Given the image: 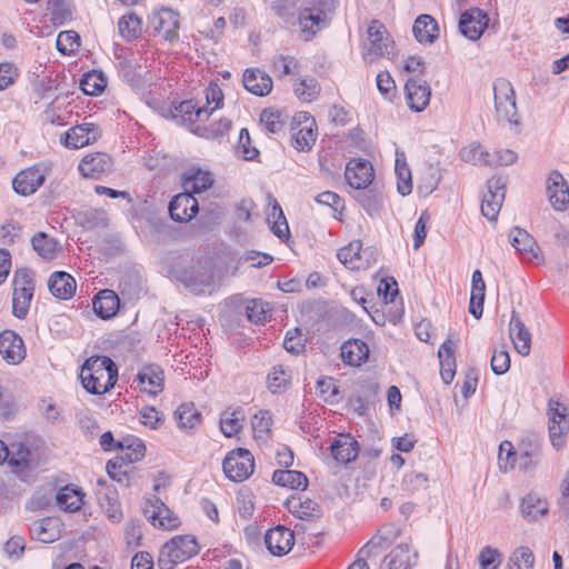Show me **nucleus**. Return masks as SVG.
I'll list each match as a JSON object with an SVG mask.
<instances>
[{
  "label": "nucleus",
  "mask_w": 569,
  "mask_h": 569,
  "mask_svg": "<svg viewBox=\"0 0 569 569\" xmlns=\"http://www.w3.org/2000/svg\"><path fill=\"white\" fill-rule=\"evenodd\" d=\"M488 16L479 8H471L460 16L459 30L468 39L478 40L488 26Z\"/></svg>",
  "instance_id": "obj_16"
},
{
  "label": "nucleus",
  "mask_w": 569,
  "mask_h": 569,
  "mask_svg": "<svg viewBox=\"0 0 569 569\" xmlns=\"http://www.w3.org/2000/svg\"><path fill=\"white\" fill-rule=\"evenodd\" d=\"M395 42L388 34L385 26L372 20L367 30V41L363 44V59L373 62L378 58H393Z\"/></svg>",
  "instance_id": "obj_3"
},
{
  "label": "nucleus",
  "mask_w": 569,
  "mask_h": 569,
  "mask_svg": "<svg viewBox=\"0 0 569 569\" xmlns=\"http://www.w3.org/2000/svg\"><path fill=\"white\" fill-rule=\"evenodd\" d=\"M174 418L181 429H192L201 421V413L192 403H182L174 412Z\"/></svg>",
  "instance_id": "obj_46"
},
{
  "label": "nucleus",
  "mask_w": 569,
  "mask_h": 569,
  "mask_svg": "<svg viewBox=\"0 0 569 569\" xmlns=\"http://www.w3.org/2000/svg\"><path fill=\"white\" fill-rule=\"evenodd\" d=\"M413 34L418 42L431 44L439 37V27L430 14H420L412 27Z\"/></svg>",
  "instance_id": "obj_32"
},
{
  "label": "nucleus",
  "mask_w": 569,
  "mask_h": 569,
  "mask_svg": "<svg viewBox=\"0 0 569 569\" xmlns=\"http://www.w3.org/2000/svg\"><path fill=\"white\" fill-rule=\"evenodd\" d=\"M168 209L172 220L188 222L198 213L199 204L192 193L186 191L174 196L169 202Z\"/></svg>",
  "instance_id": "obj_18"
},
{
  "label": "nucleus",
  "mask_w": 569,
  "mask_h": 569,
  "mask_svg": "<svg viewBox=\"0 0 569 569\" xmlns=\"http://www.w3.org/2000/svg\"><path fill=\"white\" fill-rule=\"evenodd\" d=\"M270 308L268 303L260 299H252L246 306V316L248 320L256 325H262L267 320Z\"/></svg>",
  "instance_id": "obj_52"
},
{
  "label": "nucleus",
  "mask_w": 569,
  "mask_h": 569,
  "mask_svg": "<svg viewBox=\"0 0 569 569\" xmlns=\"http://www.w3.org/2000/svg\"><path fill=\"white\" fill-rule=\"evenodd\" d=\"M172 113L174 118L179 117L183 122L190 123L207 119L210 114L208 108L198 107L193 100H184L173 104Z\"/></svg>",
  "instance_id": "obj_36"
},
{
  "label": "nucleus",
  "mask_w": 569,
  "mask_h": 569,
  "mask_svg": "<svg viewBox=\"0 0 569 569\" xmlns=\"http://www.w3.org/2000/svg\"><path fill=\"white\" fill-rule=\"evenodd\" d=\"M509 239L512 247L522 254L525 259H537L539 257V246L535 238L525 229L515 227Z\"/></svg>",
  "instance_id": "obj_26"
},
{
  "label": "nucleus",
  "mask_w": 569,
  "mask_h": 569,
  "mask_svg": "<svg viewBox=\"0 0 569 569\" xmlns=\"http://www.w3.org/2000/svg\"><path fill=\"white\" fill-rule=\"evenodd\" d=\"M57 49L63 54H71L80 47V37L73 30L61 31L56 41Z\"/></svg>",
  "instance_id": "obj_54"
},
{
  "label": "nucleus",
  "mask_w": 569,
  "mask_h": 569,
  "mask_svg": "<svg viewBox=\"0 0 569 569\" xmlns=\"http://www.w3.org/2000/svg\"><path fill=\"white\" fill-rule=\"evenodd\" d=\"M0 355L10 365H18L24 359L26 347L16 331L7 329L0 332Z\"/></svg>",
  "instance_id": "obj_17"
},
{
  "label": "nucleus",
  "mask_w": 569,
  "mask_h": 569,
  "mask_svg": "<svg viewBox=\"0 0 569 569\" xmlns=\"http://www.w3.org/2000/svg\"><path fill=\"white\" fill-rule=\"evenodd\" d=\"M150 23L158 36L164 40L173 42L179 38V14L169 8H161L152 13Z\"/></svg>",
  "instance_id": "obj_10"
},
{
  "label": "nucleus",
  "mask_w": 569,
  "mask_h": 569,
  "mask_svg": "<svg viewBox=\"0 0 569 569\" xmlns=\"http://www.w3.org/2000/svg\"><path fill=\"white\" fill-rule=\"evenodd\" d=\"M509 336L515 346V349L519 355L528 356L530 353L531 333L526 328L525 323L521 321L516 311H512L511 315Z\"/></svg>",
  "instance_id": "obj_25"
},
{
  "label": "nucleus",
  "mask_w": 569,
  "mask_h": 569,
  "mask_svg": "<svg viewBox=\"0 0 569 569\" xmlns=\"http://www.w3.org/2000/svg\"><path fill=\"white\" fill-rule=\"evenodd\" d=\"M406 96L410 109L420 112L429 104L431 89L427 81L412 77L406 82Z\"/></svg>",
  "instance_id": "obj_20"
},
{
  "label": "nucleus",
  "mask_w": 569,
  "mask_h": 569,
  "mask_svg": "<svg viewBox=\"0 0 569 569\" xmlns=\"http://www.w3.org/2000/svg\"><path fill=\"white\" fill-rule=\"evenodd\" d=\"M222 469L228 479L241 482L248 479L254 469V459L251 452L243 448L230 451L222 462Z\"/></svg>",
  "instance_id": "obj_6"
},
{
  "label": "nucleus",
  "mask_w": 569,
  "mask_h": 569,
  "mask_svg": "<svg viewBox=\"0 0 569 569\" xmlns=\"http://www.w3.org/2000/svg\"><path fill=\"white\" fill-rule=\"evenodd\" d=\"M112 159L103 152L87 154L79 163V171L86 178L99 179L104 173L110 172Z\"/></svg>",
  "instance_id": "obj_21"
},
{
  "label": "nucleus",
  "mask_w": 569,
  "mask_h": 569,
  "mask_svg": "<svg viewBox=\"0 0 569 569\" xmlns=\"http://www.w3.org/2000/svg\"><path fill=\"white\" fill-rule=\"evenodd\" d=\"M79 226L87 230L106 228L109 223L108 213L103 209H87L79 211L76 216Z\"/></svg>",
  "instance_id": "obj_39"
},
{
  "label": "nucleus",
  "mask_w": 569,
  "mask_h": 569,
  "mask_svg": "<svg viewBox=\"0 0 569 569\" xmlns=\"http://www.w3.org/2000/svg\"><path fill=\"white\" fill-rule=\"evenodd\" d=\"M509 562L512 565L510 569H532L535 557L528 547H520L513 551Z\"/></svg>",
  "instance_id": "obj_57"
},
{
  "label": "nucleus",
  "mask_w": 569,
  "mask_h": 569,
  "mask_svg": "<svg viewBox=\"0 0 569 569\" xmlns=\"http://www.w3.org/2000/svg\"><path fill=\"white\" fill-rule=\"evenodd\" d=\"M327 22V17L312 7H306L299 13V26L306 40L311 39L319 30L325 28Z\"/></svg>",
  "instance_id": "obj_29"
},
{
  "label": "nucleus",
  "mask_w": 569,
  "mask_h": 569,
  "mask_svg": "<svg viewBox=\"0 0 569 569\" xmlns=\"http://www.w3.org/2000/svg\"><path fill=\"white\" fill-rule=\"evenodd\" d=\"M18 76V68L12 62L0 63V91L12 86Z\"/></svg>",
  "instance_id": "obj_63"
},
{
  "label": "nucleus",
  "mask_w": 569,
  "mask_h": 569,
  "mask_svg": "<svg viewBox=\"0 0 569 569\" xmlns=\"http://www.w3.org/2000/svg\"><path fill=\"white\" fill-rule=\"evenodd\" d=\"M48 288L57 299L68 300L76 293L77 283L68 272L54 271L48 280Z\"/></svg>",
  "instance_id": "obj_27"
},
{
  "label": "nucleus",
  "mask_w": 569,
  "mask_h": 569,
  "mask_svg": "<svg viewBox=\"0 0 569 569\" xmlns=\"http://www.w3.org/2000/svg\"><path fill=\"white\" fill-rule=\"evenodd\" d=\"M231 128V121L229 119H220L217 122H212L208 126H197L194 132L207 139H214L226 134Z\"/></svg>",
  "instance_id": "obj_53"
},
{
  "label": "nucleus",
  "mask_w": 569,
  "mask_h": 569,
  "mask_svg": "<svg viewBox=\"0 0 569 569\" xmlns=\"http://www.w3.org/2000/svg\"><path fill=\"white\" fill-rule=\"evenodd\" d=\"M242 82L250 93L259 97L269 94L273 83L271 77L260 69H247Z\"/></svg>",
  "instance_id": "obj_28"
},
{
  "label": "nucleus",
  "mask_w": 569,
  "mask_h": 569,
  "mask_svg": "<svg viewBox=\"0 0 569 569\" xmlns=\"http://www.w3.org/2000/svg\"><path fill=\"white\" fill-rule=\"evenodd\" d=\"M199 552V545L192 536H176L160 549L157 565L159 569H173Z\"/></svg>",
  "instance_id": "obj_2"
},
{
  "label": "nucleus",
  "mask_w": 569,
  "mask_h": 569,
  "mask_svg": "<svg viewBox=\"0 0 569 569\" xmlns=\"http://www.w3.org/2000/svg\"><path fill=\"white\" fill-rule=\"evenodd\" d=\"M518 453L515 451L510 441H502L499 446L498 463L502 472H507L515 468Z\"/></svg>",
  "instance_id": "obj_55"
},
{
  "label": "nucleus",
  "mask_w": 569,
  "mask_h": 569,
  "mask_svg": "<svg viewBox=\"0 0 569 569\" xmlns=\"http://www.w3.org/2000/svg\"><path fill=\"white\" fill-rule=\"evenodd\" d=\"M100 137V130L94 123H82L70 128L61 136L60 141L69 149L82 148Z\"/></svg>",
  "instance_id": "obj_15"
},
{
  "label": "nucleus",
  "mask_w": 569,
  "mask_h": 569,
  "mask_svg": "<svg viewBox=\"0 0 569 569\" xmlns=\"http://www.w3.org/2000/svg\"><path fill=\"white\" fill-rule=\"evenodd\" d=\"M272 482L296 490H305L308 487L307 476L297 470H276L272 475Z\"/></svg>",
  "instance_id": "obj_38"
},
{
  "label": "nucleus",
  "mask_w": 569,
  "mask_h": 569,
  "mask_svg": "<svg viewBox=\"0 0 569 569\" xmlns=\"http://www.w3.org/2000/svg\"><path fill=\"white\" fill-rule=\"evenodd\" d=\"M118 29L126 41H133L141 36V19L134 12L124 14L118 21Z\"/></svg>",
  "instance_id": "obj_41"
},
{
  "label": "nucleus",
  "mask_w": 569,
  "mask_h": 569,
  "mask_svg": "<svg viewBox=\"0 0 569 569\" xmlns=\"http://www.w3.org/2000/svg\"><path fill=\"white\" fill-rule=\"evenodd\" d=\"M260 122L271 133L279 132L282 130L284 124V122L281 120V112L272 108H267L261 111Z\"/></svg>",
  "instance_id": "obj_58"
},
{
  "label": "nucleus",
  "mask_w": 569,
  "mask_h": 569,
  "mask_svg": "<svg viewBox=\"0 0 569 569\" xmlns=\"http://www.w3.org/2000/svg\"><path fill=\"white\" fill-rule=\"evenodd\" d=\"M486 297V283L480 270H475L471 279L469 312L477 319L482 316Z\"/></svg>",
  "instance_id": "obj_35"
},
{
  "label": "nucleus",
  "mask_w": 569,
  "mask_h": 569,
  "mask_svg": "<svg viewBox=\"0 0 569 569\" xmlns=\"http://www.w3.org/2000/svg\"><path fill=\"white\" fill-rule=\"evenodd\" d=\"M143 512L154 527L172 530L180 525L179 518L158 497L147 501Z\"/></svg>",
  "instance_id": "obj_11"
},
{
  "label": "nucleus",
  "mask_w": 569,
  "mask_h": 569,
  "mask_svg": "<svg viewBox=\"0 0 569 569\" xmlns=\"http://www.w3.org/2000/svg\"><path fill=\"white\" fill-rule=\"evenodd\" d=\"M117 446L121 449V452L126 455L127 461H131L132 463L141 460L146 453L144 443L133 437H127L121 440H118Z\"/></svg>",
  "instance_id": "obj_47"
},
{
  "label": "nucleus",
  "mask_w": 569,
  "mask_h": 569,
  "mask_svg": "<svg viewBox=\"0 0 569 569\" xmlns=\"http://www.w3.org/2000/svg\"><path fill=\"white\" fill-rule=\"evenodd\" d=\"M12 313L18 319H24L28 315L33 297V273L28 268L19 269L13 277Z\"/></svg>",
  "instance_id": "obj_5"
},
{
  "label": "nucleus",
  "mask_w": 569,
  "mask_h": 569,
  "mask_svg": "<svg viewBox=\"0 0 569 569\" xmlns=\"http://www.w3.org/2000/svg\"><path fill=\"white\" fill-rule=\"evenodd\" d=\"M80 379L91 395H103L113 388L118 380V367L107 356H93L81 367Z\"/></svg>",
  "instance_id": "obj_1"
},
{
  "label": "nucleus",
  "mask_w": 569,
  "mask_h": 569,
  "mask_svg": "<svg viewBox=\"0 0 569 569\" xmlns=\"http://www.w3.org/2000/svg\"><path fill=\"white\" fill-rule=\"evenodd\" d=\"M131 463V461H127L126 455L121 452L107 462L106 469L112 480L128 485V472Z\"/></svg>",
  "instance_id": "obj_42"
},
{
  "label": "nucleus",
  "mask_w": 569,
  "mask_h": 569,
  "mask_svg": "<svg viewBox=\"0 0 569 569\" xmlns=\"http://www.w3.org/2000/svg\"><path fill=\"white\" fill-rule=\"evenodd\" d=\"M369 357L368 345L360 339H351L341 346V358L349 366H360Z\"/></svg>",
  "instance_id": "obj_33"
},
{
  "label": "nucleus",
  "mask_w": 569,
  "mask_h": 569,
  "mask_svg": "<svg viewBox=\"0 0 569 569\" xmlns=\"http://www.w3.org/2000/svg\"><path fill=\"white\" fill-rule=\"evenodd\" d=\"M83 496L84 493L81 491V489L66 486L58 491L56 501L61 510L67 512H76L80 510L81 506L83 505Z\"/></svg>",
  "instance_id": "obj_37"
},
{
  "label": "nucleus",
  "mask_w": 569,
  "mask_h": 569,
  "mask_svg": "<svg viewBox=\"0 0 569 569\" xmlns=\"http://www.w3.org/2000/svg\"><path fill=\"white\" fill-rule=\"evenodd\" d=\"M345 178L351 188L366 189L375 178L372 163L362 158L351 159L346 166Z\"/></svg>",
  "instance_id": "obj_9"
},
{
  "label": "nucleus",
  "mask_w": 569,
  "mask_h": 569,
  "mask_svg": "<svg viewBox=\"0 0 569 569\" xmlns=\"http://www.w3.org/2000/svg\"><path fill=\"white\" fill-rule=\"evenodd\" d=\"M32 247L43 259L51 260L56 257L58 242L44 232H38L32 238Z\"/></svg>",
  "instance_id": "obj_48"
},
{
  "label": "nucleus",
  "mask_w": 569,
  "mask_h": 569,
  "mask_svg": "<svg viewBox=\"0 0 569 569\" xmlns=\"http://www.w3.org/2000/svg\"><path fill=\"white\" fill-rule=\"evenodd\" d=\"M495 109L498 120H506L511 124H519L513 87L506 78H498L492 83Z\"/></svg>",
  "instance_id": "obj_4"
},
{
  "label": "nucleus",
  "mask_w": 569,
  "mask_h": 569,
  "mask_svg": "<svg viewBox=\"0 0 569 569\" xmlns=\"http://www.w3.org/2000/svg\"><path fill=\"white\" fill-rule=\"evenodd\" d=\"M212 183L213 179L211 173L199 168L189 169L182 177V186L184 190L191 193H200L209 189Z\"/></svg>",
  "instance_id": "obj_34"
},
{
  "label": "nucleus",
  "mask_w": 569,
  "mask_h": 569,
  "mask_svg": "<svg viewBox=\"0 0 569 569\" xmlns=\"http://www.w3.org/2000/svg\"><path fill=\"white\" fill-rule=\"evenodd\" d=\"M417 558V551L411 555L410 546L401 543L383 558L381 569H410L416 563Z\"/></svg>",
  "instance_id": "obj_24"
},
{
  "label": "nucleus",
  "mask_w": 569,
  "mask_h": 569,
  "mask_svg": "<svg viewBox=\"0 0 569 569\" xmlns=\"http://www.w3.org/2000/svg\"><path fill=\"white\" fill-rule=\"evenodd\" d=\"M133 383L141 392L158 396L163 390L164 372L158 365H146L137 373Z\"/></svg>",
  "instance_id": "obj_12"
},
{
  "label": "nucleus",
  "mask_w": 569,
  "mask_h": 569,
  "mask_svg": "<svg viewBox=\"0 0 569 569\" xmlns=\"http://www.w3.org/2000/svg\"><path fill=\"white\" fill-rule=\"evenodd\" d=\"M238 153H240L244 160H253L259 154L258 149L251 146V138L246 128H242L239 133Z\"/></svg>",
  "instance_id": "obj_61"
},
{
  "label": "nucleus",
  "mask_w": 569,
  "mask_h": 569,
  "mask_svg": "<svg viewBox=\"0 0 569 569\" xmlns=\"http://www.w3.org/2000/svg\"><path fill=\"white\" fill-rule=\"evenodd\" d=\"M264 543L272 556L287 555L295 545V533L287 527L278 525L264 535Z\"/></svg>",
  "instance_id": "obj_14"
},
{
  "label": "nucleus",
  "mask_w": 569,
  "mask_h": 569,
  "mask_svg": "<svg viewBox=\"0 0 569 569\" xmlns=\"http://www.w3.org/2000/svg\"><path fill=\"white\" fill-rule=\"evenodd\" d=\"M547 193L555 210L562 211L569 203V187L563 176L553 170L547 179Z\"/></svg>",
  "instance_id": "obj_19"
},
{
  "label": "nucleus",
  "mask_w": 569,
  "mask_h": 569,
  "mask_svg": "<svg viewBox=\"0 0 569 569\" xmlns=\"http://www.w3.org/2000/svg\"><path fill=\"white\" fill-rule=\"evenodd\" d=\"M330 451L333 459L341 463H349L359 455V443L350 435H339L330 443Z\"/></svg>",
  "instance_id": "obj_23"
},
{
  "label": "nucleus",
  "mask_w": 569,
  "mask_h": 569,
  "mask_svg": "<svg viewBox=\"0 0 569 569\" xmlns=\"http://www.w3.org/2000/svg\"><path fill=\"white\" fill-rule=\"evenodd\" d=\"M97 499L106 516L114 523H119L123 517L119 502L118 491L113 485L106 480H98Z\"/></svg>",
  "instance_id": "obj_13"
},
{
  "label": "nucleus",
  "mask_w": 569,
  "mask_h": 569,
  "mask_svg": "<svg viewBox=\"0 0 569 569\" xmlns=\"http://www.w3.org/2000/svg\"><path fill=\"white\" fill-rule=\"evenodd\" d=\"M520 509L523 518L537 520L548 512V505L545 500L533 495H528L522 499Z\"/></svg>",
  "instance_id": "obj_44"
},
{
  "label": "nucleus",
  "mask_w": 569,
  "mask_h": 569,
  "mask_svg": "<svg viewBox=\"0 0 569 569\" xmlns=\"http://www.w3.org/2000/svg\"><path fill=\"white\" fill-rule=\"evenodd\" d=\"M290 373L282 366H276L268 375V389L272 393H280L287 389L290 383Z\"/></svg>",
  "instance_id": "obj_50"
},
{
  "label": "nucleus",
  "mask_w": 569,
  "mask_h": 569,
  "mask_svg": "<svg viewBox=\"0 0 569 569\" xmlns=\"http://www.w3.org/2000/svg\"><path fill=\"white\" fill-rule=\"evenodd\" d=\"M243 412L241 409L226 410L220 418V429L226 437L237 435L242 428Z\"/></svg>",
  "instance_id": "obj_45"
},
{
  "label": "nucleus",
  "mask_w": 569,
  "mask_h": 569,
  "mask_svg": "<svg viewBox=\"0 0 569 569\" xmlns=\"http://www.w3.org/2000/svg\"><path fill=\"white\" fill-rule=\"evenodd\" d=\"M92 306L96 315L106 320L117 313L120 300L114 291L104 289L93 298Z\"/></svg>",
  "instance_id": "obj_30"
},
{
  "label": "nucleus",
  "mask_w": 569,
  "mask_h": 569,
  "mask_svg": "<svg viewBox=\"0 0 569 569\" xmlns=\"http://www.w3.org/2000/svg\"><path fill=\"white\" fill-rule=\"evenodd\" d=\"M251 423L254 437L266 439L271 431L272 418L270 412L268 410H260L252 417Z\"/></svg>",
  "instance_id": "obj_56"
},
{
  "label": "nucleus",
  "mask_w": 569,
  "mask_h": 569,
  "mask_svg": "<svg viewBox=\"0 0 569 569\" xmlns=\"http://www.w3.org/2000/svg\"><path fill=\"white\" fill-rule=\"evenodd\" d=\"M317 139V132L312 127L301 128L295 138V148L299 151H309Z\"/></svg>",
  "instance_id": "obj_60"
},
{
  "label": "nucleus",
  "mask_w": 569,
  "mask_h": 569,
  "mask_svg": "<svg viewBox=\"0 0 569 569\" xmlns=\"http://www.w3.org/2000/svg\"><path fill=\"white\" fill-rule=\"evenodd\" d=\"M362 243L360 240L351 241L348 246L341 248L337 257L339 261L349 269H359L360 251Z\"/></svg>",
  "instance_id": "obj_49"
},
{
  "label": "nucleus",
  "mask_w": 569,
  "mask_h": 569,
  "mask_svg": "<svg viewBox=\"0 0 569 569\" xmlns=\"http://www.w3.org/2000/svg\"><path fill=\"white\" fill-rule=\"evenodd\" d=\"M396 176H397V190L401 196H408L412 191L411 170L407 163L403 152H396Z\"/></svg>",
  "instance_id": "obj_40"
},
{
  "label": "nucleus",
  "mask_w": 569,
  "mask_h": 569,
  "mask_svg": "<svg viewBox=\"0 0 569 569\" xmlns=\"http://www.w3.org/2000/svg\"><path fill=\"white\" fill-rule=\"evenodd\" d=\"M355 199L371 217L379 214L383 206V193L377 184L371 188L359 189Z\"/></svg>",
  "instance_id": "obj_31"
},
{
  "label": "nucleus",
  "mask_w": 569,
  "mask_h": 569,
  "mask_svg": "<svg viewBox=\"0 0 569 569\" xmlns=\"http://www.w3.org/2000/svg\"><path fill=\"white\" fill-rule=\"evenodd\" d=\"M569 430V421L568 420H555L550 421L549 425V436L551 443L555 448L559 449L563 446L565 440L563 436Z\"/></svg>",
  "instance_id": "obj_59"
},
{
  "label": "nucleus",
  "mask_w": 569,
  "mask_h": 569,
  "mask_svg": "<svg viewBox=\"0 0 569 569\" xmlns=\"http://www.w3.org/2000/svg\"><path fill=\"white\" fill-rule=\"evenodd\" d=\"M506 197V180L502 177H491L487 181V192L481 202V213L489 221H496Z\"/></svg>",
  "instance_id": "obj_7"
},
{
  "label": "nucleus",
  "mask_w": 569,
  "mask_h": 569,
  "mask_svg": "<svg viewBox=\"0 0 569 569\" xmlns=\"http://www.w3.org/2000/svg\"><path fill=\"white\" fill-rule=\"evenodd\" d=\"M30 457V449L26 445L19 442L11 446V449H9V456L6 460L12 473L23 482H29L33 478L34 468L31 463Z\"/></svg>",
  "instance_id": "obj_8"
},
{
  "label": "nucleus",
  "mask_w": 569,
  "mask_h": 569,
  "mask_svg": "<svg viewBox=\"0 0 569 569\" xmlns=\"http://www.w3.org/2000/svg\"><path fill=\"white\" fill-rule=\"evenodd\" d=\"M461 159L463 161H470L473 163L490 164L489 153L482 149L480 144L471 148H465L460 151Z\"/></svg>",
  "instance_id": "obj_62"
},
{
  "label": "nucleus",
  "mask_w": 569,
  "mask_h": 569,
  "mask_svg": "<svg viewBox=\"0 0 569 569\" xmlns=\"http://www.w3.org/2000/svg\"><path fill=\"white\" fill-rule=\"evenodd\" d=\"M320 84L315 78L301 79L295 86L296 96L305 102H310L320 93Z\"/></svg>",
  "instance_id": "obj_51"
},
{
  "label": "nucleus",
  "mask_w": 569,
  "mask_h": 569,
  "mask_svg": "<svg viewBox=\"0 0 569 569\" xmlns=\"http://www.w3.org/2000/svg\"><path fill=\"white\" fill-rule=\"evenodd\" d=\"M107 87V78L101 71L91 70L83 74L80 88L87 96H97Z\"/></svg>",
  "instance_id": "obj_43"
},
{
  "label": "nucleus",
  "mask_w": 569,
  "mask_h": 569,
  "mask_svg": "<svg viewBox=\"0 0 569 569\" xmlns=\"http://www.w3.org/2000/svg\"><path fill=\"white\" fill-rule=\"evenodd\" d=\"M510 368V357L506 350H493L491 357V370L496 375H503Z\"/></svg>",
  "instance_id": "obj_64"
},
{
  "label": "nucleus",
  "mask_w": 569,
  "mask_h": 569,
  "mask_svg": "<svg viewBox=\"0 0 569 569\" xmlns=\"http://www.w3.org/2000/svg\"><path fill=\"white\" fill-rule=\"evenodd\" d=\"M43 172L31 167L20 171L12 180L13 190L21 196H30L34 193L44 182Z\"/></svg>",
  "instance_id": "obj_22"
}]
</instances>
